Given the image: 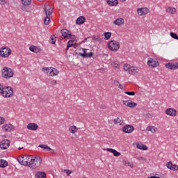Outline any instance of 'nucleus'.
I'll use <instances>...</instances> for the list:
<instances>
[{
  "mask_svg": "<svg viewBox=\"0 0 178 178\" xmlns=\"http://www.w3.org/2000/svg\"><path fill=\"white\" fill-rule=\"evenodd\" d=\"M29 51L34 52L35 54H38L41 51V49L37 46H31L29 47Z\"/></svg>",
  "mask_w": 178,
  "mask_h": 178,
  "instance_id": "obj_21",
  "label": "nucleus"
},
{
  "mask_svg": "<svg viewBox=\"0 0 178 178\" xmlns=\"http://www.w3.org/2000/svg\"><path fill=\"white\" fill-rule=\"evenodd\" d=\"M166 166L168 169H170V170H178V165L176 164H173L172 161H169L166 163Z\"/></svg>",
  "mask_w": 178,
  "mask_h": 178,
  "instance_id": "obj_14",
  "label": "nucleus"
},
{
  "mask_svg": "<svg viewBox=\"0 0 178 178\" xmlns=\"http://www.w3.org/2000/svg\"><path fill=\"white\" fill-rule=\"evenodd\" d=\"M68 44H73V42H74V40H71L70 41L67 42Z\"/></svg>",
  "mask_w": 178,
  "mask_h": 178,
  "instance_id": "obj_55",
  "label": "nucleus"
},
{
  "mask_svg": "<svg viewBox=\"0 0 178 178\" xmlns=\"http://www.w3.org/2000/svg\"><path fill=\"white\" fill-rule=\"evenodd\" d=\"M9 145H10V140L8 139H5L0 143V148L1 149H8Z\"/></svg>",
  "mask_w": 178,
  "mask_h": 178,
  "instance_id": "obj_7",
  "label": "nucleus"
},
{
  "mask_svg": "<svg viewBox=\"0 0 178 178\" xmlns=\"http://www.w3.org/2000/svg\"><path fill=\"white\" fill-rule=\"evenodd\" d=\"M137 12H138V15H139V16H143L144 15H147V14L149 13V9H148L147 8H138Z\"/></svg>",
  "mask_w": 178,
  "mask_h": 178,
  "instance_id": "obj_13",
  "label": "nucleus"
},
{
  "mask_svg": "<svg viewBox=\"0 0 178 178\" xmlns=\"http://www.w3.org/2000/svg\"><path fill=\"white\" fill-rule=\"evenodd\" d=\"M104 40H109L111 37H112V33L111 32H105L104 33Z\"/></svg>",
  "mask_w": 178,
  "mask_h": 178,
  "instance_id": "obj_34",
  "label": "nucleus"
},
{
  "mask_svg": "<svg viewBox=\"0 0 178 178\" xmlns=\"http://www.w3.org/2000/svg\"><path fill=\"white\" fill-rule=\"evenodd\" d=\"M42 162V159L41 157L38 156L33 159V161L31 163L29 164V167L31 168V169H37V168H40L41 166V163Z\"/></svg>",
  "mask_w": 178,
  "mask_h": 178,
  "instance_id": "obj_3",
  "label": "nucleus"
},
{
  "mask_svg": "<svg viewBox=\"0 0 178 178\" xmlns=\"http://www.w3.org/2000/svg\"><path fill=\"white\" fill-rule=\"evenodd\" d=\"M126 106H129V108H136L137 106V103L131 101L130 102H127V104H126Z\"/></svg>",
  "mask_w": 178,
  "mask_h": 178,
  "instance_id": "obj_31",
  "label": "nucleus"
},
{
  "mask_svg": "<svg viewBox=\"0 0 178 178\" xmlns=\"http://www.w3.org/2000/svg\"><path fill=\"white\" fill-rule=\"evenodd\" d=\"M131 67H130V65L125 64V65H124V70H125V72H129Z\"/></svg>",
  "mask_w": 178,
  "mask_h": 178,
  "instance_id": "obj_40",
  "label": "nucleus"
},
{
  "mask_svg": "<svg viewBox=\"0 0 178 178\" xmlns=\"http://www.w3.org/2000/svg\"><path fill=\"white\" fill-rule=\"evenodd\" d=\"M146 118H151V114L150 113L146 114Z\"/></svg>",
  "mask_w": 178,
  "mask_h": 178,
  "instance_id": "obj_59",
  "label": "nucleus"
},
{
  "mask_svg": "<svg viewBox=\"0 0 178 178\" xmlns=\"http://www.w3.org/2000/svg\"><path fill=\"white\" fill-rule=\"evenodd\" d=\"M113 24H115V26H123V24H124V19L120 17L116 19V20H115L113 22Z\"/></svg>",
  "mask_w": 178,
  "mask_h": 178,
  "instance_id": "obj_17",
  "label": "nucleus"
},
{
  "mask_svg": "<svg viewBox=\"0 0 178 178\" xmlns=\"http://www.w3.org/2000/svg\"><path fill=\"white\" fill-rule=\"evenodd\" d=\"M166 12L168 13H170V15H173L175 12H176V8H171V7H168L166 9Z\"/></svg>",
  "mask_w": 178,
  "mask_h": 178,
  "instance_id": "obj_32",
  "label": "nucleus"
},
{
  "mask_svg": "<svg viewBox=\"0 0 178 178\" xmlns=\"http://www.w3.org/2000/svg\"><path fill=\"white\" fill-rule=\"evenodd\" d=\"M108 49L113 52H116L120 48V43L115 40H111L108 42Z\"/></svg>",
  "mask_w": 178,
  "mask_h": 178,
  "instance_id": "obj_4",
  "label": "nucleus"
},
{
  "mask_svg": "<svg viewBox=\"0 0 178 178\" xmlns=\"http://www.w3.org/2000/svg\"><path fill=\"white\" fill-rule=\"evenodd\" d=\"M114 67H116V68L119 67V65L114 63Z\"/></svg>",
  "mask_w": 178,
  "mask_h": 178,
  "instance_id": "obj_60",
  "label": "nucleus"
},
{
  "mask_svg": "<svg viewBox=\"0 0 178 178\" xmlns=\"http://www.w3.org/2000/svg\"><path fill=\"white\" fill-rule=\"evenodd\" d=\"M76 23L79 25L80 24H84L86 23V17L84 16H80L78 17L76 20Z\"/></svg>",
  "mask_w": 178,
  "mask_h": 178,
  "instance_id": "obj_20",
  "label": "nucleus"
},
{
  "mask_svg": "<svg viewBox=\"0 0 178 178\" xmlns=\"http://www.w3.org/2000/svg\"><path fill=\"white\" fill-rule=\"evenodd\" d=\"M51 86H56V84H58V82L56 81V80H52L51 81Z\"/></svg>",
  "mask_w": 178,
  "mask_h": 178,
  "instance_id": "obj_49",
  "label": "nucleus"
},
{
  "mask_svg": "<svg viewBox=\"0 0 178 178\" xmlns=\"http://www.w3.org/2000/svg\"><path fill=\"white\" fill-rule=\"evenodd\" d=\"M26 128L28 130H33V131H35V130H38V124L36 123H29L26 126Z\"/></svg>",
  "mask_w": 178,
  "mask_h": 178,
  "instance_id": "obj_15",
  "label": "nucleus"
},
{
  "mask_svg": "<svg viewBox=\"0 0 178 178\" xmlns=\"http://www.w3.org/2000/svg\"><path fill=\"white\" fill-rule=\"evenodd\" d=\"M24 158L26 161H27L28 165H30V163H33V161H34L35 156L25 155Z\"/></svg>",
  "mask_w": 178,
  "mask_h": 178,
  "instance_id": "obj_24",
  "label": "nucleus"
},
{
  "mask_svg": "<svg viewBox=\"0 0 178 178\" xmlns=\"http://www.w3.org/2000/svg\"><path fill=\"white\" fill-rule=\"evenodd\" d=\"M125 165H128L129 162L124 161Z\"/></svg>",
  "mask_w": 178,
  "mask_h": 178,
  "instance_id": "obj_63",
  "label": "nucleus"
},
{
  "mask_svg": "<svg viewBox=\"0 0 178 178\" xmlns=\"http://www.w3.org/2000/svg\"><path fill=\"white\" fill-rule=\"evenodd\" d=\"M114 84L115 86L118 87V88H120V90H123V86L120 84V82H119V81H114Z\"/></svg>",
  "mask_w": 178,
  "mask_h": 178,
  "instance_id": "obj_37",
  "label": "nucleus"
},
{
  "mask_svg": "<svg viewBox=\"0 0 178 178\" xmlns=\"http://www.w3.org/2000/svg\"><path fill=\"white\" fill-rule=\"evenodd\" d=\"M5 123V118L3 117H0V125L3 124Z\"/></svg>",
  "mask_w": 178,
  "mask_h": 178,
  "instance_id": "obj_48",
  "label": "nucleus"
},
{
  "mask_svg": "<svg viewBox=\"0 0 178 178\" xmlns=\"http://www.w3.org/2000/svg\"><path fill=\"white\" fill-rule=\"evenodd\" d=\"M106 2L109 6H116L119 3L118 0H106Z\"/></svg>",
  "mask_w": 178,
  "mask_h": 178,
  "instance_id": "obj_23",
  "label": "nucleus"
},
{
  "mask_svg": "<svg viewBox=\"0 0 178 178\" xmlns=\"http://www.w3.org/2000/svg\"><path fill=\"white\" fill-rule=\"evenodd\" d=\"M95 40L97 41H99V36H95Z\"/></svg>",
  "mask_w": 178,
  "mask_h": 178,
  "instance_id": "obj_57",
  "label": "nucleus"
},
{
  "mask_svg": "<svg viewBox=\"0 0 178 178\" xmlns=\"http://www.w3.org/2000/svg\"><path fill=\"white\" fill-rule=\"evenodd\" d=\"M127 102H129L128 101H122V104L123 105H127Z\"/></svg>",
  "mask_w": 178,
  "mask_h": 178,
  "instance_id": "obj_56",
  "label": "nucleus"
},
{
  "mask_svg": "<svg viewBox=\"0 0 178 178\" xmlns=\"http://www.w3.org/2000/svg\"><path fill=\"white\" fill-rule=\"evenodd\" d=\"M24 159H26V157H24V156L23 157H19V159H18V162L23 165V161H24Z\"/></svg>",
  "mask_w": 178,
  "mask_h": 178,
  "instance_id": "obj_44",
  "label": "nucleus"
},
{
  "mask_svg": "<svg viewBox=\"0 0 178 178\" xmlns=\"http://www.w3.org/2000/svg\"><path fill=\"white\" fill-rule=\"evenodd\" d=\"M138 161H145V159H144V157H143V156L138 157Z\"/></svg>",
  "mask_w": 178,
  "mask_h": 178,
  "instance_id": "obj_53",
  "label": "nucleus"
},
{
  "mask_svg": "<svg viewBox=\"0 0 178 178\" xmlns=\"http://www.w3.org/2000/svg\"><path fill=\"white\" fill-rule=\"evenodd\" d=\"M12 53V50L9 47H1L0 49V55L2 58H8Z\"/></svg>",
  "mask_w": 178,
  "mask_h": 178,
  "instance_id": "obj_6",
  "label": "nucleus"
},
{
  "mask_svg": "<svg viewBox=\"0 0 178 178\" xmlns=\"http://www.w3.org/2000/svg\"><path fill=\"white\" fill-rule=\"evenodd\" d=\"M106 151H108V152H111V154H113L114 156H120V152H118L115 149L107 148Z\"/></svg>",
  "mask_w": 178,
  "mask_h": 178,
  "instance_id": "obj_18",
  "label": "nucleus"
},
{
  "mask_svg": "<svg viewBox=\"0 0 178 178\" xmlns=\"http://www.w3.org/2000/svg\"><path fill=\"white\" fill-rule=\"evenodd\" d=\"M35 178H47V174L44 172H36L35 175Z\"/></svg>",
  "mask_w": 178,
  "mask_h": 178,
  "instance_id": "obj_19",
  "label": "nucleus"
},
{
  "mask_svg": "<svg viewBox=\"0 0 178 178\" xmlns=\"http://www.w3.org/2000/svg\"><path fill=\"white\" fill-rule=\"evenodd\" d=\"M79 130V128H77L76 126H72L69 128V131L70 133H72V134H74V133H76V131Z\"/></svg>",
  "mask_w": 178,
  "mask_h": 178,
  "instance_id": "obj_28",
  "label": "nucleus"
},
{
  "mask_svg": "<svg viewBox=\"0 0 178 178\" xmlns=\"http://www.w3.org/2000/svg\"><path fill=\"white\" fill-rule=\"evenodd\" d=\"M122 131L124 133H133L134 131V127L133 125L127 124L122 127Z\"/></svg>",
  "mask_w": 178,
  "mask_h": 178,
  "instance_id": "obj_9",
  "label": "nucleus"
},
{
  "mask_svg": "<svg viewBox=\"0 0 178 178\" xmlns=\"http://www.w3.org/2000/svg\"><path fill=\"white\" fill-rule=\"evenodd\" d=\"M128 166H130V168H133V163L128 162Z\"/></svg>",
  "mask_w": 178,
  "mask_h": 178,
  "instance_id": "obj_54",
  "label": "nucleus"
},
{
  "mask_svg": "<svg viewBox=\"0 0 178 178\" xmlns=\"http://www.w3.org/2000/svg\"><path fill=\"white\" fill-rule=\"evenodd\" d=\"M49 42L50 44H56V38L54 37V36H51L50 40H49Z\"/></svg>",
  "mask_w": 178,
  "mask_h": 178,
  "instance_id": "obj_39",
  "label": "nucleus"
},
{
  "mask_svg": "<svg viewBox=\"0 0 178 178\" xmlns=\"http://www.w3.org/2000/svg\"><path fill=\"white\" fill-rule=\"evenodd\" d=\"M1 76L2 77H3V79H6L7 80H8V79H11V77H13V76H15V73L13 72V70H12V68L3 67Z\"/></svg>",
  "mask_w": 178,
  "mask_h": 178,
  "instance_id": "obj_2",
  "label": "nucleus"
},
{
  "mask_svg": "<svg viewBox=\"0 0 178 178\" xmlns=\"http://www.w3.org/2000/svg\"><path fill=\"white\" fill-rule=\"evenodd\" d=\"M52 67H42V71L44 72V73H47V74L49 75V72H51L50 70H51Z\"/></svg>",
  "mask_w": 178,
  "mask_h": 178,
  "instance_id": "obj_36",
  "label": "nucleus"
},
{
  "mask_svg": "<svg viewBox=\"0 0 178 178\" xmlns=\"http://www.w3.org/2000/svg\"><path fill=\"white\" fill-rule=\"evenodd\" d=\"M136 148L138 149H142L143 151H147V149H148V147L143 143H137Z\"/></svg>",
  "mask_w": 178,
  "mask_h": 178,
  "instance_id": "obj_22",
  "label": "nucleus"
},
{
  "mask_svg": "<svg viewBox=\"0 0 178 178\" xmlns=\"http://www.w3.org/2000/svg\"><path fill=\"white\" fill-rule=\"evenodd\" d=\"M148 178H161V177H156V176H151V177H148Z\"/></svg>",
  "mask_w": 178,
  "mask_h": 178,
  "instance_id": "obj_58",
  "label": "nucleus"
},
{
  "mask_svg": "<svg viewBox=\"0 0 178 178\" xmlns=\"http://www.w3.org/2000/svg\"><path fill=\"white\" fill-rule=\"evenodd\" d=\"M3 86L0 84V92H1V89L2 88Z\"/></svg>",
  "mask_w": 178,
  "mask_h": 178,
  "instance_id": "obj_62",
  "label": "nucleus"
},
{
  "mask_svg": "<svg viewBox=\"0 0 178 178\" xmlns=\"http://www.w3.org/2000/svg\"><path fill=\"white\" fill-rule=\"evenodd\" d=\"M165 66L170 70H177L178 69V63H168Z\"/></svg>",
  "mask_w": 178,
  "mask_h": 178,
  "instance_id": "obj_8",
  "label": "nucleus"
},
{
  "mask_svg": "<svg viewBox=\"0 0 178 178\" xmlns=\"http://www.w3.org/2000/svg\"><path fill=\"white\" fill-rule=\"evenodd\" d=\"M8 163L6 160L1 159L0 160V168H6L8 166Z\"/></svg>",
  "mask_w": 178,
  "mask_h": 178,
  "instance_id": "obj_29",
  "label": "nucleus"
},
{
  "mask_svg": "<svg viewBox=\"0 0 178 178\" xmlns=\"http://www.w3.org/2000/svg\"><path fill=\"white\" fill-rule=\"evenodd\" d=\"M24 147H19L18 149L20 150V149H23Z\"/></svg>",
  "mask_w": 178,
  "mask_h": 178,
  "instance_id": "obj_64",
  "label": "nucleus"
},
{
  "mask_svg": "<svg viewBox=\"0 0 178 178\" xmlns=\"http://www.w3.org/2000/svg\"><path fill=\"white\" fill-rule=\"evenodd\" d=\"M165 115L175 118L177 115V111L175 108H167L165 110Z\"/></svg>",
  "mask_w": 178,
  "mask_h": 178,
  "instance_id": "obj_12",
  "label": "nucleus"
},
{
  "mask_svg": "<svg viewBox=\"0 0 178 178\" xmlns=\"http://www.w3.org/2000/svg\"><path fill=\"white\" fill-rule=\"evenodd\" d=\"M82 49L83 53H79V56H82V58H92V55H94V53H92V51L87 53V51H88V49Z\"/></svg>",
  "mask_w": 178,
  "mask_h": 178,
  "instance_id": "obj_10",
  "label": "nucleus"
},
{
  "mask_svg": "<svg viewBox=\"0 0 178 178\" xmlns=\"http://www.w3.org/2000/svg\"><path fill=\"white\" fill-rule=\"evenodd\" d=\"M21 9L22 10H23V12H29V8H27V6H25V5L22 6L21 7Z\"/></svg>",
  "mask_w": 178,
  "mask_h": 178,
  "instance_id": "obj_43",
  "label": "nucleus"
},
{
  "mask_svg": "<svg viewBox=\"0 0 178 178\" xmlns=\"http://www.w3.org/2000/svg\"><path fill=\"white\" fill-rule=\"evenodd\" d=\"M3 129H4V130L6 131H12V130H13V129H14V127H13V125H12V124H6L5 126H3Z\"/></svg>",
  "mask_w": 178,
  "mask_h": 178,
  "instance_id": "obj_26",
  "label": "nucleus"
},
{
  "mask_svg": "<svg viewBox=\"0 0 178 178\" xmlns=\"http://www.w3.org/2000/svg\"><path fill=\"white\" fill-rule=\"evenodd\" d=\"M138 68L136 67H131V68L129 69V74H137V73H138Z\"/></svg>",
  "mask_w": 178,
  "mask_h": 178,
  "instance_id": "obj_25",
  "label": "nucleus"
},
{
  "mask_svg": "<svg viewBox=\"0 0 178 178\" xmlns=\"http://www.w3.org/2000/svg\"><path fill=\"white\" fill-rule=\"evenodd\" d=\"M5 3H6L5 0H0V5H5Z\"/></svg>",
  "mask_w": 178,
  "mask_h": 178,
  "instance_id": "obj_51",
  "label": "nucleus"
},
{
  "mask_svg": "<svg viewBox=\"0 0 178 178\" xmlns=\"http://www.w3.org/2000/svg\"><path fill=\"white\" fill-rule=\"evenodd\" d=\"M39 148H42V149H45L47 148V145H39Z\"/></svg>",
  "mask_w": 178,
  "mask_h": 178,
  "instance_id": "obj_50",
  "label": "nucleus"
},
{
  "mask_svg": "<svg viewBox=\"0 0 178 178\" xmlns=\"http://www.w3.org/2000/svg\"><path fill=\"white\" fill-rule=\"evenodd\" d=\"M45 149H47V151H51V150H52V149H51V147H49V146H48L47 145H46Z\"/></svg>",
  "mask_w": 178,
  "mask_h": 178,
  "instance_id": "obj_52",
  "label": "nucleus"
},
{
  "mask_svg": "<svg viewBox=\"0 0 178 178\" xmlns=\"http://www.w3.org/2000/svg\"><path fill=\"white\" fill-rule=\"evenodd\" d=\"M122 120H123V118L122 117H118L117 118L114 119V124H122V123H123Z\"/></svg>",
  "mask_w": 178,
  "mask_h": 178,
  "instance_id": "obj_30",
  "label": "nucleus"
},
{
  "mask_svg": "<svg viewBox=\"0 0 178 178\" xmlns=\"http://www.w3.org/2000/svg\"><path fill=\"white\" fill-rule=\"evenodd\" d=\"M49 151H51V154H54V152H55V150H54L53 149H51V150Z\"/></svg>",
  "mask_w": 178,
  "mask_h": 178,
  "instance_id": "obj_61",
  "label": "nucleus"
},
{
  "mask_svg": "<svg viewBox=\"0 0 178 178\" xmlns=\"http://www.w3.org/2000/svg\"><path fill=\"white\" fill-rule=\"evenodd\" d=\"M60 33L63 38H67V40H74L76 38V35H72V32L66 29H62Z\"/></svg>",
  "mask_w": 178,
  "mask_h": 178,
  "instance_id": "obj_5",
  "label": "nucleus"
},
{
  "mask_svg": "<svg viewBox=\"0 0 178 178\" xmlns=\"http://www.w3.org/2000/svg\"><path fill=\"white\" fill-rule=\"evenodd\" d=\"M72 47H74V44L67 42V50L69 49V48H72Z\"/></svg>",
  "mask_w": 178,
  "mask_h": 178,
  "instance_id": "obj_46",
  "label": "nucleus"
},
{
  "mask_svg": "<svg viewBox=\"0 0 178 178\" xmlns=\"http://www.w3.org/2000/svg\"><path fill=\"white\" fill-rule=\"evenodd\" d=\"M59 71L56 68H51V70L49 72V76H58Z\"/></svg>",
  "mask_w": 178,
  "mask_h": 178,
  "instance_id": "obj_27",
  "label": "nucleus"
},
{
  "mask_svg": "<svg viewBox=\"0 0 178 178\" xmlns=\"http://www.w3.org/2000/svg\"><path fill=\"white\" fill-rule=\"evenodd\" d=\"M64 173H66L67 176H70V175L72 174V171L69 170H64Z\"/></svg>",
  "mask_w": 178,
  "mask_h": 178,
  "instance_id": "obj_47",
  "label": "nucleus"
},
{
  "mask_svg": "<svg viewBox=\"0 0 178 178\" xmlns=\"http://www.w3.org/2000/svg\"><path fill=\"white\" fill-rule=\"evenodd\" d=\"M44 13L46 16H51L52 15V12H54V8H51V6H47L44 8Z\"/></svg>",
  "mask_w": 178,
  "mask_h": 178,
  "instance_id": "obj_16",
  "label": "nucleus"
},
{
  "mask_svg": "<svg viewBox=\"0 0 178 178\" xmlns=\"http://www.w3.org/2000/svg\"><path fill=\"white\" fill-rule=\"evenodd\" d=\"M147 65H149L150 67H156L159 66V62L154 60V58H149L147 60Z\"/></svg>",
  "mask_w": 178,
  "mask_h": 178,
  "instance_id": "obj_11",
  "label": "nucleus"
},
{
  "mask_svg": "<svg viewBox=\"0 0 178 178\" xmlns=\"http://www.w3.org/2000/svg\"><path fill=\"white\" fill-rule=\"evenodd\" d=\"M0 94L3 95V97H5L6 98H10L13 95V88L10 86H6L1 89Z\"/></svg>",
  "mask_w": 178,
  "mask_h": 178,
  "instance_id": "obj_1",
  "label": "nucleus"
},
{
  "mask_svg": "<svg viewBox=\"0 0 178 178\" xmlns=\"http://www.w3.org/2000/svg\"><path fill=\"white\" fill-rule=\"evenodd\" d=\"M49 22H51L50 19L49 18L48 16H46L44 19V24L46 26H48V24H49Z\"/></svg>",
  "mask_w": 178,
  "mask_h": 178,
  "instance_id": "obj_38",
  "label": "nucleus"
},
{
  "mask_svg": "<svg viewBox=\"0 0 178 178\" xmlns=\"http://www.w3.org/2000/svg\"><path fill=\"white\" fill-rule=\"evenodd\" d=\"M22 165L24 166H29V161H27V160H26V159H24V161L22 162Z\"/></svg>",
  "mask_w": 178,
  "mask_h": 178,
  "instance_id": "obj_45",
  "label": "nucleus"
},
{
  "mask_svg": "<svg viewBox=\"0 0 178 178\" xmlns=\"http://www.w3.org/2000/svg\"><path fill=\"white\" fill-rule=\"evenodd\" d=\"M22 5H24L25 6H29V5H31V0H21Z\"/></svg>",
  "mask_w": 178,
  "mask_h": 178,
  "instance_id": "obj_35",
  "label": "nucleus"
},
{
  "mask_svg": "<svg viewBox=\"0 0 178 178\" xmlns=\"http://www.w3.org/2000/svg\"><path fill=\"white\" fill-rule=\"evenodd\" d=\"M170 35L172 37V38H174V40H178V35L176 33L171 32Z\"/></svg>",
  "mask_w": 178,
  "mask_h": 178,
  "instance_id": "obj_41",
  "label": "nucleus"
},
{
  "mask_svg": "<svg viewBox=\"0 0 178 178\" xmlns=\"http://www.w3.org/2000/svg\"><path fill=\"white\" fill-rule=\"evenodd\" d=\"M124 93L127 94V95H130V96L136 95V92L134 91L132 92L126 91L124 92Z\"/></svg>",
  "mask_w": 178,
  "mask_h": 178,
  "instance_id": "obj_42",
  "label": "nucleus"
},
{
  "mask_svg": "<svg viewBox=\"0 0 178 178\" xmlns=\"http://www.w3.org/2000/svg\"><path fill=\"white\" fill-rule=\"evenodd\" d=\"M147 130V131H151V133H155L156 131H158V128H156L155 127H148Z\"/></svg>",
  "mask_w": 178,
  "mask_h": 178,
  "instance_id": "obj_33",
  "label": "nucleus"
}]
</instances>
